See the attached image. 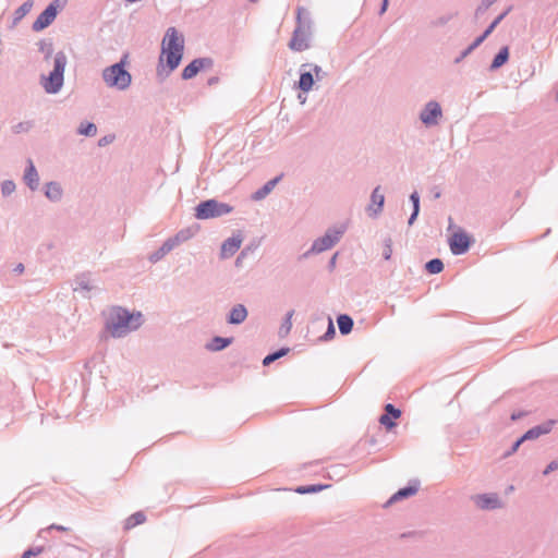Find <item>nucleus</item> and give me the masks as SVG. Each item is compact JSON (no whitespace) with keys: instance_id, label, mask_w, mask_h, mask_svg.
Here are the masks:
<instances>
[{"instance_id":"obj_1","label":"nucleus","mask_w":558,"mask_h":558,"mask_svg":"<svg viewBox=\"0 0 558 558\" xmlns=\"http://www.w3.org/2000/svg\"><path fill=\"white\" fill-rule=\"evenodd\" d=\"M144 324V315L140 311H131L124 306L113 305L105 320L100 339L110 336L114 339L123 338L128 333L137 330Z\"/></svg>"},{"instance_id":"obj_2","label":"nucleus","mask_w":558,"mask_h":558,"mask_svg":"<svg viewBox=\"0 0 558 558\" xmlns=\"http://www.w3.org/2000/svg\"><path fill=\"white\" fill-rule=\"evenodd\" d=\"M130 53L123 52L120 60L106 66L101 77L109 88L126 90L132 84V74L128 70Z\"/></svg>"},{"instance_id":"obj_3","label":"nucleus","mask_w":558,"mask_h":558,"mask_svg":"<svg viewBox=\"0 0 558 558\" xmlns=\"http://www.w3.org/2000/svg\"><path fill=\"white\" fill-rule=\"evenodd\" d=\"M68 58L64 51H58L53 57V68L47 74H40L39 83L45 93L57 95L64 85V72Z\"/></svg>"},{"instance_id":"obj_4","label":"nucleus","mask_w":558,"mask_h":558,"mask_svg":"<svg viewBox=\"0 0 558 558\" xmlns=\"http://www.w3.org/2000/svg\"><path fill=\"white\" fill-rule=\"evenodd\" d=\"M304 11L303 8H298L295 27L288 43L289 49L294 52H302L311 47L308 31L312 22L307 15L303 16Z\"/></svg>"},{"instance_id":"obj_5","label":"nucleus","mask_w":558,"mask_h":558,"mask_svg":"<svg viewBox=\"0 0 558 558\" xmlns=\"http://www.w3.org/2000/svg\"><path fill=\"white\" fill-rule=\"evenodd\" d=\"M234 207L217 198L201 201L194 207V217L197 220H209L231 214Z\"/></svg>"},{"instance_id":"obj_6","label":"nucleus","mask_w":558,"mask_h":558,"mask_svg":"<svg viewBox=\"0 0 558 558\" xmlns=\"http://www.w3.org/2000/svg\"><path fill=\"white\" fill-rule=\"evenodd\" d=\"M556 423V420L549 418L529 428L511 444V446L502 453V458L507 459L514 454L520 449V447L525 444V441L536 440L541 436L549 434Z\"/></svg>"},{"instance_id":"obj_7","label":"nucleus","mask_w":558,"mask_h":558,"mask_svg":"<svg viewBox=\"0 0 558 558\" xmlns=\"http://www.w3.org/2000/svg\"><path fill=\"white\" fill-rule=\"evenodd\" d=\"M184 53L160 48L158 62L156 66V78L158 83H163L172 72H174L183 60Z\"/></svg>"},{"instance_id":"obj_8","label":"nucleus","mask_w":558,"mask_h":558,"mask_svg":"<svg viewBox=\"0 0 558 558\" xmlns=\"http://www.w3.org/2000/svg\"><path fill=\"white\" fill-rule=\"evenodd\" d=\"M347 229L348 225L345 222L327 228L323 235L312 242L313 252L320 254L335 247L347 232Z\"/></svg>"},{"instance_id":"obj_9","label":"nucleus","mask_w":558,"mask_h":558,"mask_svg":"<svg viewBox=\"0 0 558 558\" xmlns=\"http://www.w3.org/2000/svg\"><path fill=\"white\" fill-rule=\"evenodd\" d=\"M66 2L68 0L50 1L33 22L32 31L39 33L48 28L54 22L59 13L64 9Z\"/></svg>"},{"instance_id":"obj_10","label":"nucleus","mask_w":558,"mask_h":558,"mask_svg":"<svg viewBox=\"0 0 558 558\" xmlns=\"http://www.w3.org/2000/svg\"><path fill=\"white\" fill-rule=\"evenodd\" d=\"M474 243V236L461 227L448 238L450 252L454 256L466 254Z\"/></svg>"},{"instance_id":"obj_11","label":"nucleus","mask_w":558,"mask_h":558,"mask_svg":"<svg viewBox=\"0 0 558 558\" xmlns=\"http://www.w3.org/2000/svg\"><path fill=\"white\" fill-rule=\"evenodd\" d=\"M214 66L211 57H197L190 61L181 71V78L189 81L194 78L201 72L207 71Z\"/></svg>"},{"instance_id":"obj_12","label":"nucleus","mask_w":558,"mask_h":558,"mask_svg":"<svg viewBox=\"0 0 558 558\" xmlns=\"http://www.w3.org/2000/svg\"><path fill=\"white\" fill-rule=\"evenodd\" d=\"M421 487V481L418 478H411L408 481L407 485L400 487L397 492H395L383 505V508H389L392 505L409 499L417 494Z\"/></svg>"},{"instance_id":"obj_13","label":"nucleus","mask_w":558,"mask_h":558,"mask_svg":"<svg viewBox=\"0 0 558 558\" xmlns=\"http://www.w3.org/2000/svg\"><path fill=\"white\" fill-rule=\"evenodd\" d=\"M420 120L426 126H435L442 117V109L437 100H429L420 112Z\"/></svg>"},{"instance_id":"obj_14","label":"nucleus","mask_w":558,"mask_h":558,"mask_svg":"<svg viewBox=\"0 0 558 558\" xmlns=\"http://www.w3.org/2000/svg\"><path fill=\"white\" fill-rule=\"evenodd\" d=\"M160 48L184 53L185 39L183 34L174 26L168 27L161 40Z\"/></svg>"},{"instance_id":"obj_15","label":"nucleus","mask_w":558,"mask_h":558,"mask_svg":"<svg viewBox=\"0 0 558 558\" xmlns=\"http://www.w3.org/2000/svg\"><path fill=\"white\" fill-rule=\"evenodd\" d=\"M308 63H303L299 68V80L293 83L294 90H302L303 93H310L314 89L317 80L311 71Z\"/></svg>"},{"instance_id":"obj_16","label":"nucleus","mask_w":558,"mask_h":558,"mask_svg":"<svg viewBox=\"0 0 558 558\" xmlns=\"http://www.w3.org/2000/svg\"><path fill=\"white\" fill-rule=\"evenodd\" d=\"M402 411L392 403H386L384 413L379 416L378 422L385 427L387 432H391L398 425V420L401 417Z\"/></svg>"},{"instance_id":"obj_17","label":"nucleus","mask_w":558,"mask_h":558,"mask_svg":"<svg viewBox=\"0 0 558 558\" xmlns=\"http://www.w3.org/2000/svg\"><path fill=\"white\" fill-rule=\"evenodd\" d=\"M477 508L482 510H496L502 507V501L497 493H481L472 497Z\"/></svg>"},{"instance_id":"obj_18","label":"nucleus","mask_w":558,"mask_h":558,"mask_svg":"<svg viewBox=\"0 0 558 558\" xmlns=\"http://www.w3.org/2000/svg\"><path fill=\"white\" fill-rule=\"evenodd\" d=\"M243 236L240 231H238L236 233H232L231 236L223 240L220 245V259H228L232 257L241 248Z\"/></svg>"},{"instance_id":"obj_19","label":"nucleus","mask_w":558,"mask_h":558,"mask_svg":"<svg viewBox=\"0 0 558 558\" xmlns=\"http://www.w3.org/2000/svg\"><path fill=\"white\" fill-rule=\"evenodd\" d=\"M381 186L377 185L373 189L369 197V204L366 207L367 215L375 219L377 218L385 206V195L380 193Z\"/></svg>"},{"instance_id":"obj_20","label":"nucleus","mask_w":558,"mask_h":558,"mask_svg":"<svg viewBox=\"0 0 558 558\" xmlns=\"http://www.w3.org/2000/svg\"><path fill=\"white\" fill-rule=\"evenodd\" d=\"M23 182L32 191L35 192L39 187V174L32 158L26 159L23 171Z\"/></svg>"},{"instance_id":"obj_21","label":"nucleus","mask_w":558,"mask_h":558,"mask_svg":"<svg viewBox=\"0 0 558 558\" xmlns=\"http://www.w3.org/2000/svg\"><path fill=\"white\" fill-rule=\"evenodd\" d=\"M248 316L246 306L242 303L233 305L226 315V322L228 325L238 326L243 324Z\"/></svg>"},{"instance_id":"obj_22","label":"nucleus","mask_w":558,"mask_h":558,"mask_svg":"<svg viewBox=\"0 0 558 558\" xmlns=\"http://www.w3.org/2000/svg\"><path fill=\"white\" fill-rule=\"evenodd\" d=\"M282 178L283 173H280L265 182L260 187L251 194V199L254 202L265 199L272 192L276 185L282 180Z\"/></svg>"},{"instance_id":"obj_23","label":"nucleus","mask_w":558,"mask_h":558,"mask_svg":"<svg viewBox=\"0 0 558 558\" xmlns=\"http://www.w3.org/2000/svg\"><path fill=\"white\" fill-rule=\"evenodd\" d=\"M234 341V337H222L214 336L209 341L206 342L205 349L209 352H220L231 345Z\"/></svg>"},{"instance_id":"obj_24","label":"nucleus","mask_w":558,"mask_h":558,"mask_svg":"<svg viewBox=\"0 0 558 558\" xmlns=\"http://www.w3.org/2000/svg\"><path fill=\"white\" fill-rule=\"evenodd\" d=\"M44 195L52 203H58L62 199L63 189L57 181L46 182L43 186Z\"/></svg>"},{"instance_id":"obj_25","label":"nucleus","mask_w":558,"mask_h":558,"mask_svg":"<svg viewBox=\"0 0 558 558\" xmlns=\"http://www.w3.org/2000/svg\"><path fill=\"white\" fill-rule=\"evenodd\" d=\"M177 246L174 240L169 236L157 250L151 252L148 256V260L153 264L161 260L169 252Z\"/></svg>"},{"instance_id":"obj_26","label":"nucleus","mask_w":558,"mask_h":558,"mask_svg":"<svg viewBox=\"0 0 558 558\" xmlns=\"http://www.w3.org/2000/svg\"><path fill=\"white\" fill-rule=\"evenodd\" d=\"M510 58V49L509 46L505 45L499 48V50L493 57V60L488 66L490 72H495L508 63Z\"/></svg>"},{"instance_id":"obj_27","label":"nucleus","mask_w":558,"mask_h":558,"mask_svg":"<svg viewBox=\"0 0 558 558\" xmlns=\"http://www.w3.org/2000/svg\"><path fill=\"white\" fill-rule=\"evenodd\" d=\"M199 230H201V225L194 222L191 226L182 228L171 238L174 240L177 245H179V244L186 242V241L191 240L192 238H194L199 232Z\"/></svg>"},{"instance_id":"obj_28","label":"nucleus","mask_w":558,"mask_h":558,"mask_svg":"<svg viewBox=\"0 0 558 558\" xmlns=\"http://www.w3.org/2000/svg\"><path fill=\"white\" fill-rule=\"evenodd\" d=\"M33 5L34 0H26L16 8L13 12V17L9 28H14L31 12Z\"/></svg>"},{"instance_id":"obj_29","label":"nucleus","mask_w":558,"mask_h":558,"mask_svg":"<svg viewBox=\"0 0 558 558\" xmlns=\"http://www.w3.org/2000/svg\"><path fill=\"white\" fill-rule=\"evenodd\" d=\"M513 10V5L510 4L505 8L481 33V35L487 39L493 32L497 28V26L509 15V13Z\"/></svg>"},{"instance_id":"obj_30","label":"nucleus","mask_w":558,"mask_h":558,"mask_svg":"<svg viewBox=\"0 0 558 558\" xmlns=\"http://www.w3.org/2000/svg\"><path fill=\"white\" fill-rule=\"evenodd\" d=\"M330 484L325 483H314V484H305V485H299L292 488V490L299 495H312V494H318L327 488H330Z\"/></svg>"},{"instance_id":"obj_31","label":"nucleus","mask_w":558,"mask_h":558,"mask_svg":"<svg viewBox=\"0 0 558 558\" xmlns=\"http://www.w3.org/2000/svg\"><path fill=\"white\" fill-rule=\"evenodd\" d=\"M486 39L480 34L476 36L471 44H469L460 53L454 58L453 63H461L466 57H469L476 48H478Z\"/></svg>"},{"instance_id":"obj_32","label":"nucleus","mask_w":558,"mask_h":558,"mask_svg":"<svg viewBox=\"0 0 558 558\" xmlns=\"http://www.w3.org/2000/svg\"><path fill=\"white\" fill-rule=\"evenodd\" d=\"M336 320H337L339 332L342 336H347L352 331L353 326H354V320L349 314L340 313L337 315Z\"/></svg>"},{"instance_id":"obj_33","label":"nucleus","mask_w":558,"mask_h":558,"mask_svg":"<svg viewBox=\"0 0 558 558\" xmlns=\"http://www.w3.org/2000/svg\"><path fill=\"white\" fill-rule=\"evenodd\" d=\"M290 350L291 349L289 347L283 345V347H280L278 349H276V350L270 351L269 353H267L264 356V359L262 361L263 366L271 365L277 360L286 356L290 352Z\"/></svg>"},{"instance_id":"obj_34","label":"nucleus","mask_w":558,"mask_h":558,"mask_svg":"<svg viewBox=\"0 0 558 558\" xmlns=\"http://www.w3.org/2000/svg\"><path fill=\"white\" fill-rule=\"evenodd\" d=\"M146 514L144 511L140 510L134 513H132L126 520L124 521L123 529L129 531L140 524H143L146 521Z\"/></svg>"},{"instance_id":"obj_35","label":"nucleus","mask_w":558,"mask_h":558,"mask_svg":"<svg viewBox=\"0 0 558 558\" xmlns=\"http://www.w3.org/2000/svg\"><path fill=\"white\" fill-rule=\"evenodd\" d=\"M293 315H294V310H290L284 314L281 325L278 330L279 338H284L290 333L291 328H292Z\"/></svg>"},{"instance_id":"obj_36","label":"nucleus","mask_w":558,"mask_h":558,"mask_svg":"<svg viewBox=\"0 0 558 558\" xmlns=\"http://www.w3.org/2000/svg\"><path fill=\"white\" fill-rule=\"evenodd\" d=\"M445 268L444 262L439 257H434L424 264V270L428 275L440 274Z\"/></svg>"},{"instance_id":"obj_37","label":"nucleus","mask_w":558,"mask_h":558,"mask_svg":"<svg viewBox=\"0 0 558 558\" xmlns=\"http://www.w3.org/2000/svg\"><path fill=\"white\" fill-rule=\"evenodd\" d=\"M76 134L93 137L97 134V125L88 120L82 121L76 129Z\"/></svg>"},{"instance_id":"obj_38","label":"nucleus","mask_w":558,"mask_h":558,"mask_svg":"<svg viewBox=\"0 0 558 558\" xmlns=\"http://www.w3.org/2000/svg\"><path fill=\"white\" fill-rule=\"evenodd\" d=\"M260 241L253 240L250 244H247L244 248L241 250L240 254L235 258V267H240L242 265V260L250 254L253 253L258 246Z\"/></svg>"},{"instance_id":"obj_39","label":"nucleus","mask_w":558,"mask_h":558,"mask_svg":"<svg viewBox=\"0 0 558 558\" xmlns=\"http://www.w3.org/2000/svg\"><path fill=\"white\" fill-rule=\"evenodd\" d=\"M38 51L44 53V59L48 61L53 53V44L51 39H40L37 43Z\"/></svg>"},{"instance_id":"obj_40","label":"nucleus","mask_w":558,"mask_h":558,"mask_svg":"<svg viewBox=\"0 0 558 558\" xmlns=\"http://www.w3.org/2000/svg\"><path fill=\"white\" fill-rule=\"evenodd\" d=\"M336 336V328H335V325L332 323V319L330 317H328V326H327V329L326 331L318 338V340L320 342H327L331 339H333Z\"/></svg>"},{"instance_id":"obj_41","label":"nucleus","mask_w":558,"mask_h":558,"mask_svg":"<svg viewBox=\"0 0 558 558\" xmlns=\"http://www.w3.org/2000/svg\"><path fill=\"white\" fill-rule=\"evenodd\" d=\"M457 15H458V12L444 14V15L437 17L436 20H433L430 22V24L434 27H442V26L447 25Z\"/></svg>"},{"instance_id":"obj_42","label":"nucleus","mask_w":558,"mask_h":558,"mask_svg":"<svg viewBox=\"0 0 558 558\" xmlns=\"http://www.w3.org/2000/svg\"><path fill=\"white\" fill-rule=\"evenodd\" d=\"M75 283H76L75 290L81 289V290L89 292L93 289V287L89 282V279L84 274L76 277Z\"/></svg>"},{"instance_id":"obj_43","label":"nucleus","mask_w":558,"mask_h":558,"mask_svg":"<svg viewBox=\"0 0 558 558\" xmlns=\"http://www.w3.org/2000/svg\"><path fill=\"white\" fill-rule=\"evenodd\" d=\"M16 189L15 182L11 179L1 182V194L3 197L10 196Z\"/></svg>"},{"instance_id":"obj_44","label":"nucleus","mask_w":558,"mask_h":558,"mask_svg":"<svg viewBox=\"0 0 558 558\" xmlns=\"http://www.w3.org/2000/svg\"><path fill=\"white\" fill-rule=\"evenodd\" d=\"M494 0H481L480 4L476 7L474 12V19L477 20L481 15H483L493 4Z\"/></svg>"},{"instance_id":"obj_45","label":"nucleus","mask_w":558,"mask_h":558,"mask_svg":"<svg viewBox=\"0 0 558 558\" xmlns=\"http://www.w3.org/2000/svg\"><path fill=\"white\" fill-rule=\"evenodd\" d=\"M45 550L44 546H29L27 549L23 551L20 558H33L43 554Z\"/></svg>"},{"instance_id":"obj_46","label":"nucleus","mask_w":558,"mask_h":558,"mask_svg":"<svg viewBox=\"0 0 558 558\" xmlns=\"http://www.w3.org/2000/svg\"><path fill=\"white\" fill-rule=\"evenodd\" d=\"M383 258L385 260H389L392 256V240L391 238H386L384 240V250H383Z\"/></svg>"},{"instance_id":"obj_47","label":"nucleus","mask_w":558,"mask_h":558,"mask_svg":"<svg viewBox=\"0 0 558 558\" xmlns=\"http://www.w3.org/2000/svg\"><path fill=\"white\" fill-rule=\"evenodd\" d=\"M32 126H33V122L32 121H23V122H19L17 124H15L12 128V131H13L14 134H20L22 132L29 131Z\"/></svg>"},{"instance_id":"obj_48","label":"nucleus","mask_w":558,"mask_h":558,"mask_svg":"<svg viewBox=\"0 0 558 558\" xmlns=\"http://www.w3.org/2000/svg\"><path fill=\"white\" fill-rule=\"evenodd\" d=\"M409 202L411 203L412 208L421 209V197H420V193L416 190H414L409 195Z\"/></svg>"},{"instance_id":"obj_49","label":"nucleus","mask_w":558,"mask_h":558,"mask_svg":"<svg viewBox=\"0 0 558 558\" xmlns=\"http://www.w3.org/2000/svg\"><path fill=\"white\" fill-rule=\"evenodd\" d=\"M308 65H312L311 71L313 72L317 82L322 81L324 75H326V73L323 71L322 66L318 64H314V63H308Z\"/></svg>"},{"instance_id":"obj_50","label":"nucleus","mask_w":558,"mask_h":558,"mask_svg":"<svg viewBox=\"0 0 558 558\" xmlns=\"http://www.w3.org/2000/svg\"><path fill=\"white\" fill-rule=\"evenodd\" d=\"M52 530H56V531H59V532H66L70 529L68 526H64V525H61V524L52 523L48 527H46L44 530H40L39 536H41L43 533H47V532H50Z\"/></svg>"},{"instance_id":"obj_51","label":"nucleus","mask_w":558,"mask_h":558,"mask_svg":"<svg viewBox=\"0 0 558 558\" xmlns=\"http://www.w3.org/2000/svg\"><path fill=\"white\" fill-rule=\"evenodd\" d=\"M558 470V459L550 461L542 471L543 476H548L554 471Z\"/></svg>"},{"instance_id":"obj_52","label":"nucleus","mask_w":558,"mask_h":558,"mask_svg":"<svg viewBox=\"0 0 558 558\" xmlns=\"http://www.w3.org/2000/svg\"><path fill=\"white\" fill-rule=\"evenodd\" d=\"M339 255L340 253L338 251L335 252L327 262L326 268L329 272H332L336 269Z\"/></svg>"},{"instance_id":"obj_53","label":"nucleus","mask_w":558,"mask_h":558,"mask_svg":"<svg viewBox=\"0 0 558 558\" xmlns=\"http://www.w3.org/2000/svg\"><path fill=\"white\" fill-rule=\"evenodd\" d=\"M116 136L113 134H107L98 140V146L105 147L111 144L114 141Z\"/></svg>"},{"instance_id":"obj_54","label":"nucleus","mask_w":558,"mask_h":558,"mask_svg":"<svg viewBox=\"0 0 558 558\" xmlns=\"http://www.w3.org/2000/svg\"><path fill=\"white\" fill-rule=\"evenodd\" d=\"M529 414L527 411L525 410H518V411H513L511 414H510V420L512 422H517L523 417H525L526 415Z\"/></svg>"},{"instance_id":"obj_55","label":"nucleus","mask_w":558,"mask_h":558,"mask_svg":"<svg viewBox=\"0 0 558 558\" xmlns=\"http://www.w3.org/2000/svg\"><path fill=\"white\" fill-rule=\"evenodd\" d=\"M421 209L412 208V211L408 218V226L412 227L420 216Z\"/></svg>"},{"instance_id":"obj_56","label":"nucleus","mask_w":558,"mask_h":558,"mask_svg":"<svg viewBox=\"0 0 558 558\" xmlns=\"http://www.w3.org/2000/svg\"><path fill=\"white\" fill-rule=\"evenodd\" d=\"M389 7V0H381L378 9V15H384Z\"/></svg>"},{"instance_id":"obj_57","label":"nucleus","mask_w":558,"mask_h":558,"mask_svg":"<svg viewBox=\"0 0 558 558\" xmlns=\"http://www.w3.org/2000/svg\"><path fill=\"white\" fill-rule=\"evenodd\" d=\"M315 254H318L317 252H313V245H311V247L304 252L303 254H301L299 256V260H303V259H306L308 257H311L312 255H315Z\"/></svg>"},{"instance_id":"obj_58","label":"nucleus","mask_w":558,"mask_h":558,"mask_svg":"<svg viewBox=\"0 0 558 558\" xmlns=\"http://www.w3.org/2000/svg\"><path fill=\"white\" fill-rule=\"evenodd\" d=\"M24 270H25V266H24V264H22V263L16 264V265H15V267L12 269V271H13L15 275H21V274H23V272H24Z\"/></svg>"},{"instance_id":"obj_59","label":"nucleus","mask_w":558,"mask_h":558,"mask_svg":"<svg viewBox=\"0 0 558 558\" xmlns=\"http://www.w3.org/2000/svg\"><path fill=\"white\" fill-rule=\"evenodd\" d=\"M432 194L434 199H438L441 197V190L438 186H433Z\"/></svg>"},{"instance_id":"obj_60","label":"nucleus","mask_w":558,"mask_h":558,"mask_svg":"<svg viewBox=\"0 0 558 558\" xmlns=\"http://www.w3.org/2000/svg\"><path fill=\"white\" fill-rule=\"evenodd\" d=\"M307 94L308 93H303L302 90H298V99L300 101V104L304 105L306 99H307Z\"/></svg>"},{"instance_id":"obj_61","label":"nucleus","mask_w":558,"mask_h":558,"mask_svg":"<svg viewBox=\"0 0 558 558\" xmlns=\"http://www.w3.org/2000/svg\"><path fill=\"white\" fill-rule=\"evenodd\" d=\"M218 82H219V77H218V76H216V75H215V76H210V77L207 80V84H208L209 86H213V85L217 84Z\"/></svg>"},{"instance_id":"obj_62","label":"nucleus","mask_w":558,"mask_h":558,"mask_svg":"<svg viewBox=\"0 0 558 558\" xmlns=\"http://www.w3.org/2000/svg\"><path fill=\"white\" fill-rule=\"evenodd\" d=\"M366 442H367L369 446H375V445L377 444V439H376L374 436H372V437H369V438L366 440Z\"/></svg>"},{"instance_id":"obj_63","label":"nucleus","mask_w":558,"mask_h":558,"mask_svg":"<svg viewBox=\"0 0 558 558\" xmlns=\"http://www.w3.org/2000/svg\"><path fill=\"white\" fill-rule=\"evenodd\" d=\"M412 534H414V532L402 533L401 537H408V536H410Z\"/></svg>"},{"instance_id":"obj_64","label":"nucleus","mask_w":558,"mask_h":558,"mask_svg":"<svg viewBox=\"0 0 558 558\" xmlns=\"http://www.w3.org/2000/svg\"><path fill=\"white\" fill-rule=\"evenodd\" d=\"M555 100H556V102H558V89L556 90V94H555Z\"/></svg>"}]
</instances>
